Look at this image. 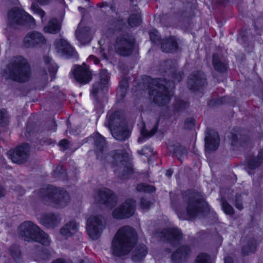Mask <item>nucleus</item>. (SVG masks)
<instances>
[{
  "instance_id": "1",
  "label": "nucleus",
  "mask_w": 263,
  "mask_h": 263,
  "mask_svg": "<svg viewBox=\"0 0 263 263\" xmlns=\"http://www.w3.org/2000/svg\"><path fill=\"white\" fill-rule=\"evenodd\" d=\"M182 78V74L179 73L173 77L172 81L159 79H147L148 93L153 102L159 106H163L169 102L171 97L174 94L175 83L179 82Z\"/></svg>"
},
{
  "instance_id": "2",
  "label": "nucleus",
  "mask_w": 263,
  "mask_h": 263,
  "mask_svg": "<svg viewBox=\"0 0 263 263\" xmlns=\"http://www.w3.org/2000/svg\"><path fill=\"white\" fill-rule=\"evenodd\" d=\"M136 239L137 234L133 228L129 226L121 228L112 241L111 254L118 257L127 254L134 248Z\"/></svg>"
},
{
  "instance_id": "3",
  "label": "nucleus",
  "mask_w": 263,
  "mask_h": 263,
  "mask_svg": "<svg viewBox=\"0 0 263 263\" xmlns=\"http://www.w3.org/2000/svg\"><path fill=\"white\" fill-rule=\"evenodd\" d=\"M123 113L121 111L110 110L107 115L105 122L112 137L117 140H125L129 136V131L127 124L123 120Z\"/></svg>"
},
{
  "instance_id": "4",
  "label": "nucleus",
  "mask_w": 263,
  "mask_h": 263,
  "mask_svg": "<svg viewBox=\"0 0 263 263\" xmlns=\"http://www.w3.org/2000/svg\"><path fill=\"white\" fill-rule=\"evenodd\" d=\"M5 74L6 79L18 82H25L30 78V67L23 57H14L8 65Z\"/></svg>"
},
{
  "instance_id": "5",
  "label": "nucleus",
  "mask_w": 263,
  "mask_h": 263,
  "mask_svg": "<svg viewBox=\"0 0 263 263\" xmlns=\"http://www.w3.org/2000/svg\"><path fill=\"white\" fill-rule=\"evenodd\" d=\"M94 144L95 145V152L98 159H104L111 163V167L116 165L122 167L124 164L123 161V156L119 151L112 152L109 154H106V143L104 138L99 133H95L93 135Z\"/></svg>"
},
{
  "instance_id": "6",
  "label": "nucleus",
  "mask_w": 263,
  "mask_h": 263,
  "mask_svg": "<svg viewBox=\"0 0 263 263\" xmlns=\"http://www.w3.org/2000/svg\"><path fill=\"white\" fill-rule=\"evenodd\" d=\"M39 196L48 204L57 208L64 207L69 200V196L65 191L49 185L42 189Z\"/></svg>"
},
{
  "instance_id": "7",
  "label": "nucleus",
  "mask_w": 263,
  "mask_h": 263,
  "mask_svg": "<svg viewBox=\"0 0 263 263\" xmlns=\"http://www.w3.org/2000/svg\"><path fill=\"white\" fill-rule=\"evenodd\" d=\"M20 235L27 241H36L44 246H49L50 239L38 226L31 221L23 222L18 228Z\"/></svg>"
},
{
  "instance_id": "8",
  "label": "nucleus",
  "mask_w": 263,
  "mask_h": 263,
  "mask_svg": "<svg viewBox=\"0 0 263 263\" xmlns=\"http://www.w3.org/2000/svg\"><path fill=\"white\" fill-rule=\"evenodd\" d=\"M8 28L16 25H24L30 23V26L35 25V20L29 14L22 9L14 8L11 9L8 14Z\"/></svg>"
},
{
  "instance_id": "9",
  "label": "nucleus",
  "mask_w": 263,
  "mask_h": 263,
  "mask_svg": "<svg viewBox=\"0 0 263 263\" xmlns=\"http://www.w3.org/2000/svg\"><path fill=\"white\" fill-rule=\"evenodd\" d=\"M105 227L103 218L96 212L87 218L86 229L89 237L92 239H98Z\"/></svg>"
},
{
  "instance_id": "10",
  "label": "nucleus",
  "mask_w": 263,
  "mask_h": 263,
  "mask_svg": "<svg viewBox=\"0 0 263 263\" xmlns=\"http://www.w3.org/2000/svg\"><path fill=\"white\" fill-rule=\"evenodd\" d=\"M202 206L205 208L208 207V204L204 201L203 197L198 193L192 194L186 209L188 219H191L197 217L199 213L202 212Z\"/></svg>"
},
{
  "instance_id": "11",
  "label": "nucleus",
  "mask_w": 263,
  "mask_h": 263,
  "mask_svg": "<svg viewBox=\"0 0 263 263\" xmlns=\"http://www.w3.org/2000/svg\"><path fill=\"white\" fill-rule=\"evenodd\" d=\"M149 35L151 41L155 44H161V49L163 52H173L177 49V44L174 37L161 41L159 32L155 29L149 31Z\"/></svg>"
},
{
  "instance_id": "12",
  "label": "nucleus",
  "mask_w": 263,
  "mask_h": 263,
  "mask_svg": "<svg viewBox=\"0 0 263 263\" xmlns=\"http://www.w3.org/2000/svg\"><path fill=\"white\" fill-rule=\"evenodd\" d=\"M156 236L160 237L163 241H166L172 246H177L180 243L182 238L180 230L176 228H170L160 233L157 232Z\"/></svg>"
},
{
  "instance_id": "13",
  "label": "nucleus",
  "mask_w": 263,
  "mask_h": 263,
  "mask_svg": "<svg viewBox=\"0 0 263 263\" xmlns=\"http://www.w3.org/2000/svg\"><path fill=\"white\" fill-rule=\"evenodd\" d=\"M109 74L107 70H102L99 77V81L92 85L91 94L96 96L100 93L107 92L109 87Z\"/></svg>"
},
{
  "instance_id": "14",
  "label": "nucleus",
  "mask_w": 263,
  "mask_h": 263,
  "mask_svg": "<svg viewBox=\"0 0 263 263\" xmlns=\"http://www.w3.org/2000/svg\"><path fill=\"white\" fill-rule=\"evenodd\" d=\"M135 201L128 199L120 206L115 209L112 216L116 219L127 218L133 215L135 210Z\"/></svg>"
},
{
  "instance_id": "15",
  "label": "nucleus",
  "mask_w": 263,
  "mask_h": 263,
  "mask_svg": "<svg viewBox=\"0 0 263 263\" xmlns=\"http://www.w3.org/2000/svg\"><path fill=\"white\" fill-rule=\"evenodd\" d=\"M95 199L98 203L105 205L107 208L111 209L117 203V197L113 192L109 189L103 188L97 191Z\"/></svg>"
},
{
  "instance_id": "16",
  "label": "nucleus",
  "mask_w": 263,
  "mask_h": 263,
  "mask_svg": "<svg viewBox=\"0 0 263 263\" xmlns=\"http://www.w3.org/2000/svg\"><path fill=\"white\" fill-rule=\"evenodd\" d=\"M134 43L132 38L127 39L123 36H119L115 45V49L119 54L127 56L132 53Z\"/></svg>"
},
{
  "instance_id": "17",
  "label": "nucleus",
  "mask_w": 263,
  "mask_h": 263,
  "mask_svg": "<svg viewBox=\"0 0 263 263\" xmlns=\"http://www.w3.org/2000/svg\"><path fill=\"white\" fill-rule=\"evenodd\" d=\"M29 151V145L25 143L18 146L14 150L9 151L8 155L14 163L22 164L28 158Z\"/></svg>"
},
{
  "instance_id": "18",
  "label": "nucleus",
  "mask_w": 263,
  "mask_h": 263,
  "mask_svg": "<svg viewBox=\"0 0 263 263\" xmlns=\"http://www.w3.org/2000/svg\"><path fill=\"white\" fill-rule=\"evenodd\" d=\"M158 121L156 119L151 120L146 125L143 123L138 124V126L141 127L140 129L141 136L138 138L139 143H143L145 139L152 137L156 132L158 128Z\"/></svg>"
},
{
  "instance_id": "19",
  "label": "nucleus",
  "mask_w": 263,
  "mask_h": 263,
  "mask_svg": "<svg viewBox=\"0 0 263 263\" xmlns=\"http://www.w3.org/2000/svg\"><path fill=\"white\" fill-rule=\"evenodd\" d=\"M54 46L57 53L61 56L70 58L76 57L77 55L73 47L63 39L56 40Z\"/></svg>"
},
{
  "instance_id": "20",
  "label": "nucleus",
  "mask_w": 263,
  "mask_h": 263,
  "mask_svg": "<svg viewBox=\"0 0 263 263\" xmlns=\"http://www.w3.org/2000/svg\"><path fill=\"white\" fill-rule=\"evenodd\" d=\"M73 74L75 80L81 84L88 83L92 79V74L85 63L76 66L73 70Z\"/></svg>"
},
{
  "instance_id": "21",
  "label": "nucleus",
  "mask_w": 263,
  "mask_h": 263,
  "mask_svg": "<svg viewBox=\"0 0 263 263\" xmlns=\"http://www.w3.org/2000/svg\"><path fill=\"white\" fill-rule=\"evenodd\" d=\"M205 84V77L203 72L197 71L191 75L189 79L188 85L191 90H198Z\"/></svg>"
},
{
  "instance_id": "22",
  "label": "nucleus",
  "mask_w": 263,
  "mask_h": 263,
  "mask_svg": "<svg viewBox=\"0 0 263 263\" xmlns=\"http://www.w3.org/2000/svg\"><path fill=\"white\" fill-rule=\"evenodd\" d=\"M219 136L218 133L214 130L206 133L205 137V148L210 151H216L219 144Z\"/></svg>"
},
{
  "instance_id": "23",
  "label": "nucleus",
  "mask_w": 263,
  "mask_h": 263,
  "mask_svg": "<svg viewBox=\"0 0 263 263\" xmlns=\"http://www.w3.org/2000/svg\"><path fill=\"white\" fill-rule=\"evenodd\" d=\"M92 32L88 27H84L81 22L76 32V36L81 44H87L90 42Z\"/></svg>"
},
{
  "instance_id": "24",
  "label": "nucleus",
  "mask_w": 263,
  "mask_h": 263,
  "mask_svg": "<svg viewBox=\"0 0 263 263\" xmlns=\"http://www.w3.org/2000/svg\"><path fill=\"white\" fill-rule=\"evenodd\" d=\"M45 39L43 35L37 32L28 33L24 38V43L26 46H34L36 45L44 44Z\"/></svg>"
},
{
  "instance_id": "25",
  "label": "nucleus",
  "mask_w": 263,
  "mask_h": 263,
  "mask_svg": "<svg viewBox=\"0 0 263 263\" xmlns=\"http://www.w3.org/2000/svg\"><path fill=\"white\" fill-rule=\"evenodd\" d=\"M190 253L189 247L182 246L172 254V260L173 263H181L186 259Z\"/></svg>"
},
{
  "instance_id": "26",
  "label": "nucleus",
  "mask_w": 263,
  "mask_h": 263,
  "mask_svg": "<svg viewBox=\"0 0 263 263\" xmlns=\"http://www.w3.org/2000/svg\"><path fill=\"white\" fill-rule=\"evenodd\" d=\"M61 235L66 237L78 233V227L77 223L74 221H70L65 224L60 231Z\"/></svg>"
},
{
  "instance_id": "27",
  "label": "nucleus",
  "mask_w": 263,
  "mask_h": 263,
  "mask_svg": "<svg viewBox=\"0 0 263 263\" xmlns=\"http://www.w3.org/2000/svg\"><path fill=\"white\" fill-rule=\"evenodd\" d=\"M61 221V218L59 215L49 214L44 216L41 220V223L46 227H54L57 226Z\"/></svg>"
},
{
  "instance_id": "28",
  "label": "nucleus",
  "mask_w": 263,
  "mask_h": 263,
  "mask_svg": "<svg viewBox=\"0 0 263 263\" xmlns=\"http://www.w3.org/2000/svg\"><path fill=\"white\" fill-rule=\"evenodd\" d=\"M147 254L145 245L142 244L137 246L133 252L132 259L134 261H139L143 259Z\"/></svg>"
},
{
  "instance_id": "29",
  "label": "nucleus",
  "mask_w": 263,
  "mask_h": 263,
  "mask_svg": "<svg viewBox=\"0 0 263 263\" xmlns=\"http://www.w3.org/2000/svg\"><path fill=\"white\" fill-rule=\"evenodd\" d=\"M61 29V25L59 21L55 18L51 19L48 24L44 28V31L46 33L56 34Z\"/></svg>"
},
{
  "instance_id": "30",
  "label": "nucleus",
  "mask_w": 263,
  "mask_h": 263,
  "mask_svg": "<svg viewBox=\"0 0 263 263\" xmlns=\"http://www.w3.org/2000/svg\"><path fill=\"white\" fill-rule=\"evenodd\" d=\"M263 161V150L260 151L256 159H251L249 161L247 165L248 172L249 174H251L250 171L253 170L258 167L259 164Z\"/></svg>"
},
{
  "instance_id": "31",
  "label": "nucleus",
  "mask_w": 263,
  "mask_h": 263,
  "mask_svg": "<svg viewBox=\"0 0 263 263\" xmlns=\"http://www.w3.org/2000/svg\"><path fill=\"white\" fill-rule=\"evenodd\" d=\"M213 65L215 69L220 72L226 71L227 69V63L221 62L220 57L217 54L213 55Z\"/></svg>"
},
{
  "instance_id": "32",
  "label": "nucleus",
  "mask_w": 263,
  "mask_h": 263,
  "mask_svg": "<svg viewBox=\"0 0 263 263\" xmlns=\"http://www.w3.org/2000/svg\"><path fill=\"white\" fill-rule=\"evenodd\" d=\"M135 13L132 14L128 18L129 25L133 27L140 25L141 22V16L139 9L136 6L135 7Z\"/></svg>"
},
{
  "instance_id": "33",
  "label": "nucleus",
  "mask_w": 263,
  "mask_h": 263,
  "mask_svg": "<svg viewBox=\"0 0 263 263\" xmlns=\"http://www.w3.org/2000/svg\"><path fill=\"white\" fill-rule=\"evenodd\" d=\"M137 190L143 193H153L155 191L154 186L145 183L139 184L137 186Z\"/></svg>"
},
{
  "instance_id": "34",
  "label": "nucleus",
  "mask_w": 263,
  "mask_h": 263,
  "mask_svg": "<svg viewBox=\"0 0 263 263\" xmlns=\"http://www.w3.org/2000/svg\"><path fill=\"white\" fill-rule=\"evenodd\" d=\"M167 149L173 154L178 155L183 151V148L178 143H175L173 144H169L167 145Z\"/></svg>"
},
{
  "instance_id": "35",
  "label": "nucleus",
  "mask_w": 263,
  "mask_h": 263,
  "mask_svg": "<svg viewBox=\"0 0 263 263\" xmlns=\"http://www.w3.org/2000/svg\"><path fill=\"white\" fill-rule=\"evenodd\" d=\"M195 263H212L211 257L205 253H200L197 257Z\"/></svg>"
},
{
  "instance_id": "36",
  "label": "nucleus",
  "mask_w": 263,
  "mask_h": 263,
  "mask_svg": "<svg viewBox=\"0 0 263 263\" xmlns=\"http://www.w3.org/2000/svg\"><path fill=\"white\" fill-rule=\"evenodd\" d=\"M186 106V103L180 99H176L175 103L174 105V109L175 112H179L184 108Z\"/></svg>"
},
{
  "instance_id": "37",
  "label": "nucleus",
  "mask_w": 263,
  "mask_h": 263,
  "mask_svg": "<svg viewBox=\"0 0 263 263\" xmlns=\"http://www.w3.org/2000/svg\"><path fill=\"white\" fill-rule=\"evenodd\" d=\"M44 61L47 64H50V66L48 67L49 72L50 73H51V72L54 73L57 71V70H58L57 66L55 64L51 63V60L50 58L45 57Z\"/></svg>"
},
{
  "instance_id": "38",
  "label": "nucleus",
  "mask_w": 263,
  "mask_h": 263,
  "mask_svg": "<svg viewBox=\"0 0 263 263\" xmlns=\"http://www.w3.org/2000/svg\"><path fill=\"white\" fill-rule=\"evenodd\" d=\"M10 252L12 256V257L14 258V259H16V258L18 257L19 258L20 256L21 255L20 250L18 246L16 245H14L13 246H12L10 248Z\"/></svg>"
},
{
  "instance_id": "39",
  "label": "nucleus",
  "mask_w": 263,
  "mask_h": 263,
  "mask_svg": "<svg viewBox=\"0 0 263 263\" xmlns=\"http://www.w3.org/2000/svg\"><path fill=\"white\" fill-rule=\"evenodd\" d=\"M222 208L223 212L228 215H232L234 213L233 208L227 202H222Z\"/></svg>"
},
{
  "instance_id": "40",
  "label": "nucleus",
  "mask_w": 263,
  "mask_h": 263,
  "mask_svg": "<svg viewBox=\"0 0 263 263\" xmlns=\"http://www.w3.org/2000/svg\"><path fill=\"white\" fill-rule=\"evenodd\" d=\"M256 249V245L254 243H252L248 247H244L242 249V252L244 255H248L250 252L253 253L255 252Z\"/></svg>"
},
{
  "instance_id": "41",
  "label": "nucleus",
  "mask_w": 263,
  "mask_h": 263,
  "mask_svg": "<svg viewBox=\"0 0 263 263\" xmlns=\"http://www.w3.org/2000/svg\"><path fill=\"white\" fill-rule=\"evenodd\" d=\"M31 8L34 14H37L39 16H40L42 19V22H43V17L44 16L45 14V12L40 8H38L33 5L31 6Z\"/></svg>"
},
{
  "instance_id": "42",
  "label": "nucleus",
  "mask_w": 263,
  "mask_h": 263,
  "mask_svg": "<svg viewBox=\"0 0 263 263\" xmlns=\"http://www.w3.org/2000/svg\"><path fill=\"white\" fill-rule=\"evenodd\" d=\"M151 203L144 198H142L140 203V207L143 211L147 210L151 206Z\"/></svg>"
},
{
  "instance_id": "43",
  "label": "nucleus",
  "mask_w": 263,
  "mask_h": 263,
  "mask_svg": "<svg viewBox=\"0 0 263 263\" xmlns=\"http://www.w3.org/2000/svg\"><path fill=\"white\" fill-rule=\"evenodd\" d=\"M8 121V115L5 109L0 110V122L6 123Z\"/></svg>"
},
{
  "instance_id": "44",
  "label": "nucleus",
  "mask_w": 263,
  "mask_h": 263,
  "mask_svg": "<svg viewBox=\"0 0 263 263\" xmlns=\"http://www.w3.org/2000/svg\"><path fill=\"white\" fill-rule=\"evenodd\" d=\"M195 125V120L192 118L187 119L185 121V127L186 128L191 129L194 127Z\"/></svg>"
},
{
  "instance_id": "45",
  "label": "nucleus",
  "mask_w": 263,
  "mask_h": 263,
  "mask_svg": "<svg viewBox=\"0 0 263 263\" xmlns=\"http://www.w3.org/2000/svg\"><path fill=\"white\" fill-rule=\"evenodd\" d=\"M59 145L64 149H66L69 146L68 141L66 139H63L59 142Z\"/></svg>"
},
{
  "instance_id": "46",
  "label": "nucleus",
  "mask_w": 263,
  "mask_h": 263,
  "mask_svg": "<svg viewBox=\"0 0 263 263\" xmlns=\"http://www.w3.org/2000/svg\"><path fill=\"white\" fill-rule=\"evenodd\" d=\"M87 61L88 62H92L95 65L98 64L100 62L99 60L93 55H91L88 58Z\"/></svg>"
},
{
  "instance_id": "47",
  "label": "nucleus",
  "mask_w": 263,
  "mask_h": 263,
  "mask_svg": "<svg viewBox=\"0 0 263 263\" xmlns=\"http://www.w3.org/2000/svg\"><path fill=\"white\" fill-rule=\"evenodd\" d=\"M238 136H240L239 133L237 132V133L232 134L231 137L232 144L234 145L235 143L237 141L238 139Z\"/></svg>"
},
{
  "instance_id": "48",
  "label": "nucleus",
  "mask_w": 263,
  "mask_h": 263,
  "mask_svg": "<svg viewBox=\"0 0 263 263\" xmlns=\"http://www.w3.org/2000/svg\"><path fill=\"white\" fill-rule=\"evenodd\" d=\"M52 263H66V261L65 259L60 258L54 260V261L52 262Z\"/></svg>"
},
{
  "instance_id": "49",
  "label": "nucleus",
  "mask_w": 263,
  "mask_h": 263,
  "mask_svg": "<svg viewBox=\"0 0 263 263\" xmlns=\"http://www.w3.org/2000/svg\"><path fill=\"white\" fill-rule=\"evenodd\" d=\"M224 263H233L232 258L230 257L225 258Z\"/></svg>"
},
{
  "instance_id": "50",
  "label": "nucleus",
  "mask_w": 263,
  "mask_h": 263,
  "mask_svg": "<svg viewBox=\"0 0 263 263\" xmlns=\"http://www.w3.org/2000/svg\"><path fill=\"white\" fill-rule=\"evenodd\" d=\"M235 206L238 209H239L240 210H241L243 208L242 204H241V203H239L238 202H236Z\"/></svg>"
},
{
  "instance_id": "51",
  "label": "nucleus",
  "mask_w": 263,
  "mask_h": 263,
  "mask_svg": "<svg viewBox=\"0 0 263 263\" xmlns=\"http://www.w3.org/2000/svg\"><path fill=\"white\" fill-rule=\"evenodd\" d=\"M173 174V171L171 170H168L165 172V175L168 177L172 176Z\"/></svg>"
},
{
  "instance_id": "52",
  "label": "nucleus",
  "mask_w": 263,
  "mask_h": 263,
  "mask_svg": "<svg viewBox=\"0 0 263 263\" xmlns=\"http://www.w3.org/2000/svg\"><path fill=\"white\" fill-rule=\"evenodd\" d=\"M40 4L42 5L46 4L49 0H36Z\"/></svg>"
},
{
  "instance_id": "53",
  "label": "nucleus",
  "mask_w": 263,
  "mask_h": 263,
  "mask_svg": "<svg viewBox=\"0 0 263 263\" xmlns=\"http://www.w3.org/2000/svg\"><path fill=\"white\" fill-rule=\"evenodd\" d=\"M133 172V170L130 167V166H128V168H127V172L125 173H126L127 174H130L132 173Z\"/></svg>"
},
{
  "instance_id": "54",
  "label": "nucleus",
  "mask_w": 263,
  "mask_h": 263,
  "mask_svg": "<svg viewBox=\"0 0 263 263\" xmlns=\"http://www.w3.org/2000/svg\"><path fill=\"white\" fill-rule=\"evenodd\" d=\"M5 194V191L3 188L0 187V197L3 196Z\"/></svg>"
},
{
  "instance_id": "55",
  "label": "nucleus",
  "mask_w": 263,
  "mask_h": 263,
  "mask_svg": "<svg viewBox=\"0 0 263 263\" xmlns=\"http://www.w3.org/2000/svg\"><path fill=\"white\" fill-rule=\"evenodd\" d=\"M42 259L43 260H46V259H49V254H44V256L42 258Z\"/></svg>"
},
{
  "instance_id": "56",
  "label": "nucleus",
  "mask_w": 263,
  "mask_h": 263,
  "mask_svg": "<svg viewBox=\"0 0 263 263\" xmlns=\"http://www.w3.org/2000/svg\"><path fill=\"white\" fill-rule=\"evenodd\" d=\"M177 214H178V216L179 217V218L185 219V218L183 216H182L179 213H177Z\"/></svg>"
},
{
  "instance_id": "57",
  "label": "nucleus",
  "mask_w": 263,
  "mask_h": 263,
  "mask_svg": "<svg viewBox=\"0 0 263 263\" xmlns=\"http://www.w3.org/2000/svg\"><path fill=\"white\" fill-rule=\"evenodd\" d=\"M145 149L146 148L144 147L142 149V152L143 153V154H144V151H145Z\"/></svg>"
},
{
  "instance_id": "58",
  "label": "nucleus",
  "mask_w": 263,
  "mask_h": 263,
  "mask_svg": "<svg viewBox=\"0 0 263 263\" xmlns=\"http://www.w3.org/2000/svg\"><path fill=\"white\" fill-rule=\"evenodd\" d=\"M110 10H111L112 11H115V10H114V8H113V7H112V6H111V7H110Z\"/></svg>"
},
{
  "instance_id": "59",
  "label": "nucleus",
  "mask_w": 263,
  "mask_h": 263,
  "mask_svg": "<svg viewBox=\"0 0 263 263\" xmlns=\"http://www.w3.org/2000/svg\"><path fill=\"white\" fill-rule=\"evenodd\" d=\"M84 261H85L84 260H82L80 261V263H84Z\"/></svg>"
},
{
  "instance_id": "60",
  "label": "nucleus",
  "mask_w": 263,
  "mask_h": 263,
  "mask_svg": "<svg viewBox=\"0 0 263 263\" xmlns=\"http://www.w3.org/2000/svg\"><path fill=\"white\" fill-rule=\"evenodd\" d=\"M81 9H82V7H78V9H79V10H80Z\"/></svg>"
},
{
  "instance_id": "61",
  "label": "nucleus",
  "mask_w": 263,
  "mask_h": 263,
  "mask_svg": "<svg viewBox=\"0 0 263 263\" xmlns=\"http://www.w3.org/2000/svg\"><path fill=\"white\" fill-rule=\"evenodd\" d=\"M4 34H5L6 35V30L5 31V32H4Z\"/></svg>"
},
{
  "instance_id": "62",
  "label": "nucleus",
  "mask_w": 263,
  "mask_h": 263,
  "mask_svg": "<svg viewBox=\"0 0 263 263\" xmlns=\"http://www.w3.org/2000/svg\"><path fill=\"white\" fill-rule=\"evenodd\" d=\"M221 241H222V240H221V239H220V242H221Z\"/></svg>"
}]
</instances>
